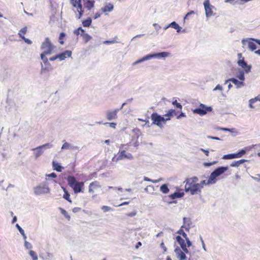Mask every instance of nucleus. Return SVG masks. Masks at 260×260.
Returning <instances> with one entry per match:
<instances>
[{
  "label": "nucleus",
  "instance_id": "nucleus-26",
  "mask_svg": "<svg viewBox=\"0 0 260 260\" xmlns=\"http://www.w3.org/2000/svg\"><path fill=\"white\" fill-rule=\"evenodd\" d=\"M168 27H171L177 30V31L178 32H179L181 31V27L175 21L172 22L171 23Z\"/></svg>",
  "mask_w": 260,
  "mask_h": 260
},
{
  "label": "nucleus",
  "instance_id": "nucleus-8",
  "mask_svg": "<svg viewBox=\"0 0 260 260\" xmlns=\"http://www.w3.org/2000/svg\"><path fill=\"white\" fill-rule=\"evenodd\" d=\"M151 118L152 120V124H156V125L160 127L162 126V122L165 123L167 121L170 120V118H165L159 115L156 113H153L151 115Z\"/></svg>",
  "mask_w": 260,
  "mask_h": 260
},
{
  "label": "nucleus",
  "instance_id": "nucleus-44",
  "mask_svg": "<svg viewBox=\"0 0 260 260\" xmlns=\"http://www.w3.org/2000/svg\"><path fill=\"white\" fill-rule=\"evenodd\" d=\"M102 209L103 210L104 212H107V211H109V210H110L111 208L109 206H103L102 207Z\"/></svg>",
  "mask_w": 260,
  "mask_h": 260
},
{
  "label": "nucleus",
  "instance_id": "nucleus-62",
  "mask_svg": "<svg viewBox=\"0 0 260 260\" xmlns=\"http://www.w3.org/2000/svg\"><path fill=\"white\" fill-rule=\"evenodd\" d=\"M153 188V186L152 185H148V186H147L145 188V190H146V191H148V189H149V188Z\"/></svg>",
  "mask_w": 260,
  "mask_h": 260
},
{
  "label": "nucleus",
  "instance_id": "nucleus-6",
  "mask_svg": "<svg viewBox=\"0 0 260 260\" xmlns=\"http://www.w3.org/2000/svg\"><path fill=\"white\" fill-rule=\"evenodd\" d=\"M228 169V167H220L216 169L210 174L208 180V183H215L216 177L224 173Z\"/></svg>",
  "mask_w": 260,
  "mask_h": 260
},
{
  "label": "nucleus",
  "instance_id": "nucleus-51",
  "mask_svg": "<svg viewBox=\"0 0 260 260\" xmlns=\"http://www.w3.org/2000/svg\"><path fill=\"white\" fill-rule=\"evenodd\" d=\"M116 42V41L115 40H112V41H106L104 42V44H114Z\"/></svg>",
  "mask_w": 260,
  "mask_h": 260
},
{
  "label": "nucleus",
  "instance_id": "nucleus-61",
  "mask_svg": "<svg viewBox=\"0 0 260 260\" xmlns=\"http://www.w3.org/2000/svg\"><path fill=\"white\" fill-rule=\"evenodd\" d=\"M101 16V14L100 13H95V15H94V19H96L99 17H100Z\"/></svg>",
  "mask_w": 260,
  "mask_h": 260
},
{
  "label": "nucleus",
  "instance_id": "nucleus-64",
  "mask_svg": "<svg viewBox=\"0 0 260 260\" xmlns=\"http://www.w3.org/2000/svg\"><path fill=\"white\" fill-rule=\"evenodd\" d=\"M255 53L260 56V49L255 51Z\"/></svg>",
  "mask_w": 260,
  "mask_h": 260
},
{
  "label": "nucleus",
  "instance_id": "nucleus-58",
  "mask_svg": "<svg viewBox=\"0 0 260 260\" xmlns=\"http://www.w3.org/2000/svg\"><path fill=\"white\" fill-rule=\"evenodd\" d=\"M185 116H186V115H185V113H181L180 114H179V115L177 116V119H180V118H181L182 117H185Z\"/></svg>",
  "mask_w": 260,
  "mask_h": 260
},
{
  "label": "nucleus",
  "instance_id": "nucleus-11",
  "mask_svg": "<svg viewBox=\"0 0 260 260\" xmlns=\"http://www.w3.org/2000/svg\"><path fill=\"white\" fill-rule=\"evenodd\" d=\"M74 34L77 36H78L79 35H80L83 39L84 42L85 43H87L88 41L92 39V37L88 34L85 33V30L81 27L74 30Z\"/></svg>",
  "mask_w": 260,
  "mask_h": 260
},
{
  "label": "nucleus",
  "instance_id": "nucleus-42",
  "mask_svg": "<svg viewBox=\"0 0 260 260\" xmlns=\"http://www.w3.org/2000/svg\"><path fill=\"white\" fill-rule=\"evenodd\" d=\"M239 162H238V160L234 161L233 162H232L230 165L231 167H239L240 166Z\"/></svg>",
  "mask_w": 260,
  "mask_h": 260
},
{
  "label": "nucleus",
  "instance_id": "nucleus-4",
  "mask_svg": "<svg viewBox=\"0 0 260 260\" xmlns=\"http://www.w3.org/2000/svg\"><path fill=\"white\" fill-rule=\"evenodd\" d=\"M69 185L73 189L75 193L83 192L84 183L78 182L74 176L69 175L67 178Z\"/></svg>",
  "mask_w": 260,
  "mask_h": 260
},
{
  "label": "nucleus",
  "instance_id": "nucleus-60",
  "mask_svg": "<svg viewBox=\"0 0 260 260\" xmlns=\"http://www.w3.org/2000/svg\"><path fill=\"white\" fill-rule=\"evenodd\" d=\"M201 150L204 152L206 156L209 155V151L207 150H205L204 149H201Z\"/></svg>",
  "mask_w": 260,
  "mask_h": 260
},
{
  "label": "nucleus",
  "instance_id": "nucleus-37",
  "mask_svg": "<svg viewBox=\"0 0 260 260\" xmlns=\"http://www.w3.org/2000/svg\"><path fill=\"white\" fill-rule=\"evenodd\" d=\"M48 55V54H46L45 52H43L41 54V59L42 60H43V61L46 63L48 62V59L46 57V55Z\"/></svg>",
  "mask_w": 260,
  "mask_h": 260
},
{
  "label": "nucleus",
  "instance_id": "nucleus-29",
  "mask_svg": "<svg viewBox=\"0 0 260 260\" xmlns=\"http://www.w3.org/2000/svg\"><path fill=\"white\" fill-rule=\"evenodd\" d=\"M27 31V27H24L20 29L19 32H18V36L21 39H22L23 37H24V35H25Z\"/></svg>",
  "mask_w": 260,
  "mask_h": 260
},
{
  "label": "nucleus",
  "instance_id": "nucleus-22",
  "mask_svg": "<svg viewBox=\"0 0 260 260\" xmlns=\"http://www.w3.org/2000/svg\"><path fill=\"white\" fill-rule=\"evenodd\" d=\"M46 145H49V143L45 144L42 146H40L34 149V150L36 151L34 152V155L36 158H38L42 154L43 151L41 149L43 147H45Z\"/></svg>",
  "mask_w": 260,
  "mask_h": 260
},
{
  "label": "nucleus",
  "instance_id": "nucleus-41",
  "mask_svg": "<svg viewBox=\"0 0 260 260\" xmlns=\"http://www.w3.org/2000/svg\"><path fill=\"white\" fill-rule=\"evenodd\" d=\"M70 144L67 142H65L62 145L61 149H68L70 148Z\"/></svg>",
  "mask_w": 260,
  "mask_h": 260
},
{
  "label": "nucleus",
  "instance_id": "nucleus-31",
  "mask_svg": "<svg viewBox=\"0 0 260 260\" xmlns=\"http://www.w3.org/2000/svg\"><path fill=\"white\" fill-rule=\"evenodd\" d=\"M91 19L90 18H88L87 19L82 21V25L84 27H89L91 25Z\"/></svg>",
  "mask_w": 260,
  "mask_h": 260
},
{
  "label": "nucleus",
  "instance_id": "nucleus-57",
  "mask_svg": "<svg viewBox=\"0 0 260 260\" xmlns=\"http://www.w3.org/2000/svg\"><path fill=\"white\" fill-rule=\"evenodd\" d=\"M208 138L209 139H212V140H219L220 139L218 137H213V136H208Z\"/></svg>",
  "mask_w": 260,
  "mask_h": 260
},
{
  "label": "nucleus",
  "instance_id": "nucleus-36",
  "mask_svg": "<svg viewBox=\"0 0 260 260\" xmlns=\"http://www.w3.org/2000/svg\"><path fill=\"white\" fill-rule=\"evenodd\" d=\"M16 226L17 228L18 229V230H19V231L20 233V234L23 236L24 239H26V236L25 235L24 230L18 224H17L16 225Z\"/></svg>",
  "mask_w": 260,
  "mask_h": 260
},
{
  "label": "nucleus",
  "instance_id": "nucleus-21",
  "mask_svg": "<svg viewBox=\"0 0 260 260\" xmlns=\"http://www.w3.org/2000/svg\"><path fill=\"white\" fill-rule=\"evenodd\" d=\"M72 52L70 50H66L63 52L57 54L58 59L61 61L64 60L67 58L71 57Z\"/></svg>",
  "mask_w": 260,
  "mask_h": 260
},
{
  "label": "nucleus",
  "instance_id": "nucleus-12",
  "mask_svg": "<svg viewBox=\"0 0 260 260\" xmlns=\"http://www.w3.org/2000/svg\"><path fill=\"white\" fill-rule=\"evenodd\" d=\"M168 55V53L165 52H160V53H156V54L147 55L145 56H144L143 58H142L140 60L136 61L134 63V64L139 63V62L145 61L146 60H148L153 57H167Z\"/></svg>",
  "mask_w": 260,
  "mask_h": 260
},
{
  "label": "nucleus",
  "instance_id": "nucleus-17",
  "mask_svg": "<svg viewBox=\"0 0 260 260\" xmlns=\"http://www.w3.org/2000/svg\"><path fill=\"white\" fill-rule=\"evenodd\" d=\"M101 188V185L100 182L98 181H94L91 182L88 186V191L90 193H93L95 191Z\"/></svg>",
  "mask_w": 260,
  "mask_h": 260
},
{
  "label": "nucleus",
  "instance_id": "nucleus-25",
  "mask_svg": "<svg viewBox=\"0 0 260 260\" xmlns=\"http://www.w3.org/2000/svg\"><path fill=\"white\" fill-rule=\"evenodd\" d=\"M52 166L53 169L59 172H61L62 169H63V168L61 167L58 162L55 161H53Z\"/></svg>",
  "mask_w": 260,
  "mask_h": 260
},
{
  "label": "nucleus",
  "instance_id": "nucleus-24",
  "mask_svg": "<svg viewBox=\"0 0 260 260\" xmlns=\"http://www.w3.org/2000/svg\"><path fill=\"white\" fill-rule=\"evenodd\" d=\"M113 5L111 3H109L106 4L104 7L102 8V11L105 13L109 12L112 11L113 10Z\"/></svg>",
  "mask_w": 260,
  "mask_h": 260
},
{
  "label": "nucleus",
  "instance_id": "nucleus-27",
  "mask_svg": "<svg viewBox=\"0 0 260 260\" xmlns=\"http://www.w3.org/2000/svg\"><path fill=\"white\" fill-rule=\"evenodd\" d=\"M169 189L167 184H164L160 187V191L163 193H168L169 192Z\"/></svg>",
  "mask_w": 260,
  "mask_h": 260
},
{
  "label": "nucleus",
  "instance_id": "nucleus-3",
  "mask_svg": "<svg viewBox=\"0 0 260 260\" xmlns=\"http://www.w3.org/2000/svg\"><path fill=\"white\" fill-rule=\"evenodd\" d=\"M176 240L183 251L181 250L179 247L177 246L175 249V252L178 258L180 260H184L186 258L185 253H187L188 252L187 249L188 247L187 244L185 243V240L180 236H176Z\"/></svg>",
  "mask_w": 260,
  "mask_h": 260
},
{
  "label": "nucleus",
  "instance_id": "nucleus-10",
  "mask_svg": "<svg viewBox=\"0 0 260 260\" xmlns=\"http://www.w3.org/2000/svg\"><path fill=\"white\" fill-rule=\"evenodd\" d=\"M238 60L237 64L239 67H241L243 69L244 73H248L250 71L251 67L250 65H248L246 62L244 60V57L242 56V53L238 54Z\"/></svg>",
  "mask_w": 260,
  "mask_h": 260
},
{
  "label": "nucleus",
  "instance_id": "nucleus-20",
  "mask_svg": "<svg viewBox=\"0 0 260 260\" xmlns=\"http://www.w3.org/2000/svg\"><path fill=\"white\" fill-rule=\"evenodd\" d=\"M124 158L132 159L133 158V156L132 154L129 153H126L125 150H122L119 152V154L117 157L116 161H117L119 160H121Z\"/></svg>",
  "mask_w": 260,
  "mask_h": 260
},
{
  "label": "nucleus",
  "instance_id": "nucleus-19",
  "mask_svg": "<svg viewBox=\"0 0 260 260\" xmlns=\"http://www.w3.org/2000/svg\"><path fill=\"white\" fill-rule=\"evenodd\" d=\"M204 5L205 9L206 15L207 17L212 15L213 12L212 11L213 6L210 4L209 0H206L204 2Z\"/></svg>",
  "mask_w": 260,
  "mask_h": 260
},
{
  "label": "nucleus",
  "instance_id": "nucleus-47",
  "mask_svg": "<svg viewBox=\"0 0 260 260\" xmlns=\"http://www.w3.org/2000/svg\"><path fill=\"white\" fill-rule=\"evenodd\" d=\"M136 215V212L133 211L132 212H129L126 214V216L128 217H132Z\"/></svg>",
  "mask_w": 260,
  "mask_h": 260
},
{
  "label": "nucleus",
  "instance_id": "nucleus-35",
  "mask_svg": "<svg viewBox=\"0 0 260 260\" xmlns=\"http://www.w3.org/2000/svg\"><path fill=\"white\" fill-rule=\"evenodd\" d=\"M29 254L30 255V256L32 257L33 260H37L38 259V256L35 251H34L33 250H30L29 251Z\"/></svg>",
  "mask_w": 260,
  "mask_h": 260
},
{
  "label": "nucleus",
  "instance_id": "nucleus-43",
  "mask_svg": "<svg viewBox=\"0 0 260 260\" xmlns=\"http://www.w3.org/2000/svg\"><path fill=\"white\" fill-rule=\"evenodd\" d=\"M22 39L27 44L30 45L32 44V42L28 39L25 38V37H23Z\"/></svg>",
  "mask_w": 260,
  "mask_h": 260
},
{
  "label": "nucleus",
  "instance_id": "nucleus-40",
  "mask_svg": "<svg viewBox=\"0 0 260 260\" xmlns=\"http://www.w3.org/2000/svg\"><path fill=\"white\" fill-rule=\"evenodd\" d=\"M217 163V161H214L212 162H205L204 164V166L205 167H210L213 165L216 164Z\"/></svg>",
  "mask_w": 260,
  "mask_h": 260
},
{
  "label": "nucleus",
  "instance_id": "nucleus-63",
  "mask_svg": "<svg viewBox=\"0 0 260 260\" xmlns=\"http://www.w3.org/2000/svg\"><path fill=\"white\" fill-rule=\"evenodd\" d=\"M128 204H129L128 202H123V203H121V204H120L119 206L127 205Z\"/></svg>",
  "mask_w": 260,
  "mask_h": 260
},
{
  "label": "nucleus",
  "instance_id": "nucleus-9",
  "mask_svg": "<svg viewBox=\"0 0 260 260\" xmlns=\"http://www.w3.org/2000/svg\"><path fill=\"white\" fill-rule=\"evenodd\" d=\"M54 47L48 38H45L41 46L43 52L48 54H51L53 52Z\"/></svg>",
  "mask_w": 260,
  "mask_h": 260
},
{
  "label": "nucleus",
  "instance_id": "nucleus-28",
  "mask_svg": "<svg viewBox=\"0 0 260 260\" xmlns=\"http://www.w3.org/2000/svg\"><path fill=\"white\" fill-rule=\"evenodd\" d=\"M64 194L63 196V198L69 201L70 203H72V200L70 199V194L68 192V191L66 190L65 188H63Z\"/></svg>",
  "mask_w": 260,
  "mask_h": 260
},
{
  "label": "nucleus",
  "instance_id": "nucleus-34",
  "mask_svg": "<svg viewBox=\"0 0 260 260\" xmlns=\"http://www.w3.org/2000/svg\"><path fill=\"white\" fill-rule=\"evenodd\" d=\"M66 37V34L63 32H62L60 34L59 37V42L60 44L63 45L64 44V41L63 40Z\"/></svg>",
  "mask_w": 260,
  "mask_h": 260
},
{
  "label": "nucleus",
  "instance_id": "nucleus-14",
  "mask_svg": "<svg viewBox=\"0 0 260 260\" xmlns=\"http://www.w3.org/2000/svg\"><path fill=\"white\" fill-rule=\"evenodd\" d=\"M187 220L189 221V219L184 217L183 218V221H184V225L181 226V228L177 232V233L182 235L183 237L185 238L186 244H187L188 247H190L191 245V243L189 240V238L187 237L186 234L184 232L182 228L184 227L185 225V223L187 221Z\"/></svg>",
  "mask_w": 260,
  "mask_h": 260
},
{
  "label": "nucleus",
  "instance_id": "nucleus-54",
  "mask_svg": "<svg viewBox=\"0 0 260 260\" xmlns=\"http://www.w3.org/2000/svg\"><path fill=\"white\" fill-rule=\"evenodd\" d=\"M194 11H190L189 12L187 13V14L185 15V16L184 17V19H186L189 16H190L191 14H194Z\"/></svg>",
  "mask_w": 260,
  "mask_h": 260
},
{
  "label": "nucleus",
  "instance_id": "nucleus-55",
  "mask_svg": "<svg viewBox=\"0 0 260 260\" xmlns=\"http://www.w3.org/2000/svg\"><path fill=\"white\" fill-rule=\"evenodd\" d=\"M222 90V87L221 85H217L215 87V88L214 89V90Z\"/></svg>",
  "mask_w": 260,
  "mask_h": 260
},
{
  "label": "nucleus",
  "instance_id": "nucleus-1",
  "mask_svg": "<svg viewBox=\"0 0 260 260\" xmlns=\"http://www.w3.org/2000/svg\"><path fill=\"white\" fill-rule=\"evenodd\" d=\"M70 3L73 7V10L77 12V18L80 19L84 13V8L88 10H90L94 6L95 1L93 0H70Z\"/></svg>",
  "mask_w": 260,
  "mask_h": 260
},
{
  "label": "nucleus",
  "instance_id": "nucleus-39",
  "mask_svg": "<svg viewBox=\"0 0 260 260\" xmlns=\"http://www.w3.org/2000/svg\"><path fill=\"white\" fill-rule=\"evenodd\" d=\"M160 179H159V180H152L151 179H149V178L147 177H144V180L145 181H149V182H152L153 183H157L158 182Z\"/></svg>",
  "mask_w": 260,
  "mask_h": 260
},
{
  "label": "nucleus",
  "instance_id": "nucleus-49",
  "mask_svg": "<svg viewBox=\"0 0 260 260\" xmlns=\"http://www.w3.org/2000/svg\"><path fill=\"white\" fill-rule=\"evenodd\" d=\"M160 247L163 249L164 252L167 251V247H166L164 242L160 243Z\"/></svg>",
  "mask_w": 260,
  "mask_h": 260
},
{
  "label": "nucleus",
  "instance_id": "nucleus-38",
  "mask_svg": "<svg viewBox=\"0 0 260 260\" xmlns=\"http://www.w3.org/2000/svg\"><path fill=\"white\" fill-rule=\"evenodd\" d=\"M172 104L175 106L177 108L179 109L180 111H181L182 106L180 103H178L176 100L173 101Z\"/></svg>",
  "mask_w": 260,
  "mask_h": 260
},
{
  "label": "nucleus",
  "instance_id": "nucleus-56",
  "mask_svg": "<svg viewBox=\"0 0 260 260\" xmlns=\"http://www.w3.org/2000/svg\"><path fill=\"white\" fill-rule=\"evenodd\" d=\"M57 59H58L57 55H55L54 56L50 57L49 59H50V61H54V60H56Z\"/></svg>",
  "mask_w": 260,
  "mask_h": 260
},
{
  "label": "nucleus",
  "instance_id": "nucleus-15",
  "mask_svg": "<svg viewBox=\"0 0 260 260\" xmlns=\"http://www.w3.org/2000/svg\"><path fill=\"white\" fill-rule=\"evenodd\" d=\"M255 40L252 39H243L242 40V43L244 46L247 44L248 48L251 51H254L256 48V45L253 42Z\"/></svg>",
  "mask_w": 260,
  "mask_h": 260
},
{
  "label": "nucleus",
  "instance_id": "nucleus-50",
  "mask_svg": "<svg viewBox=\"0 0 260 260\" xmlns=\"http://www.w3.org/2000/svg\"><path fill=\"white\" fill-rule=\"evenodd\" d=\"M25 246L26 247V248H31L32 247V246L30 243L29 242L25 241Z\"/></svg>",
  "mask_w": 260,
  "mask_h": 260
},
{
  "label": "nucleus",
  "instance_id": "nucleus-52",
  "mask_svg": "<svg viewBox=\"0 0 260 260\" xmlns=\"http://www.w3.org/2000/svg\"><path fill=\"white\" fill-rule=\"evenodd\" d=\"M81 210V208L79 207H75L72 209V211L74 213L78 212Z\"/></svg>",
  "mask_w": 260,
  "mask_h": 260
},
{
  "label": "nucleus",
  "instance_id": "nucleus-5",
  "mask_svg": "<svg viewBox=\"0 0 260 260\" xmlns=\"http://www.w3.org/2000/svg\"><path fill=\"white\" fill-rule=\"evenodd\" d=\"M254 145L250 146L248 147H245L244 149L240 150L238 152L236 153L229 154L224 155L223 157V159H231L234 158H238L242 157L246 152L249 151Z\"/></svg>",
  "mask_w": 260,
  "mask_h": 260
},
{
  "label": "nucleus",
  "instance_id": "nucleus-48",
  "mask_svg": "<svg viewBox=\"0 0 260 260\" xmlns=\"http://www.w3.org/2000/svg\"><path fill=\"white\" fill-rule=\"evenodd\" d=\"M46 176L48 177H52L53 178H55L57 177V175L55 173H52L50 174H47Z\"/></svg>",
  "mask_w": 260,
  "mask_h": 260
},
{
  "label": "nucleus",
  "instance_id": "nucleus-53",
  "mask_svg": "<svg viewBox=\"0 0 260 260\" xmlns=\"http://www.w3.org/2000/svg\"><path fill=\"white\" fill-rule=\"evenodd\" d=\"M249 161V160H247V159H242L238 160V162H239L240 165H241V164H243L244 162H248Z\"/></svg>",
  "mask_w": 260,
  "mask_h": 260
},
{
  "label": "nucleus",
  "instance_id": "nucleus-32",
  "mask_svg": "<svg viewBox=\"0 0 260 260\" xmlns=\"http://www.w3.org/2000/svg\"><path fill=\"white\" fill-rule=\"evenodd\" d=\"M174 115H176V113L175 112V110L174 109H171L168 111L167 114H166L164 116H165L166 118H170L172 116H173Z\"/></svg>",
  "mask_w": 260,
  "mask_h": 260
},
{
  "label": "nucleus",
  "instance_id": "nucleus-2",
  "mask_svg": "<svg viewBox=\"0 0 260 260\" xmlns=\"http://www.w3.org/2000/svg\"><path fill=\"white\" fill-rule=\"evenodd\" d=\"M199 179L197 177L187 178L184 181L185 183L184 190L186 192H190L192 195L201 192V184H198Z\"/></svg>",
  "mask_w": 260,
  "mask_h": 260
},
{
  "label": "nucleus",
  "instance_id": "nucleus-18",
  "mask_svg": "<svg viewBox=\"0 0 260 260\" xmlns=\"http://www.w3.org/2000/svg\"><path fill=\"white\" fill-rule=\"evenodd\" d=\"M49 188L45 186H38L34 188V192L37 195H40L43 193H48Z\"/></svg>",
  "mask_w": 260,
  "mask_h": 260
},
{
  "label": "nucleus",
  "instance_id": "nucleus-30",
  "mask_svg": "<svg viewBox=\"0 0 260 260\" xmlns=\"http://www.w3.org/2000/svg\"><path fill=\"white\" fill-rule=\"evenodd\" d=\"M259 101L260 99H258L257 97H255L254 99H251L249 101V106L250 108H254V106L253 105L254 103H255L256 101Z\"/></svg>",
  "mask_w": 260,
  "mask_h": 260
},
{
  "label": "nucleus",
  "instance_id": "nucleus-23",
  "mask_svg": "<svg viewBox=\"0 0 260 260\" xmlns=\"http://www.w3.org/2000/svg\"><path fill=\"white\" fill-rule=\"evenodd\" d=\"M184 193L183 192H175L169 196V198L171 200H175L177 198H180L184 196Z\"/></svg>",
  "mask_w": 260,
  "mask_h": 260
},
{
  "label": "nucleus",
  "instance_id": "nucleus-45",
  "mask_svg": "<svg viewBox=\"0 0 260 260\" xmlns=\"http://www.w3.org/2000/svg\"><path fill=\"white\" fill-rule=\"evenodd\" d=\"M104 124H109L110 126L113 128H115L116 125V123L115 122H109V123L106 122Z\"/></svg>",
  "mask_w": 260,
  "mask_h": 260
},
{
  "label": "nucleus",
  "instance_id": "nucleus-59",
  "mask_svg": "<svg viewBox=\"0 0 260 260\" xmlns=\"http://www.w3.org/2000/svg\"><path fill=\"white\" fill-rule=\"evenodd\" d=\"M142 245V243L141 242H139L137 243V244L135 246L136 249H138L139 247H140Z\"/></svg>",
  "mask_w": 260,
  "mask_h": 260
},
{
  "label": "nucleus",
  "instance_id": "nucleus-13",
  "mask_svg": "<svg viewBox=\"0 0 260 260\" xmlns=\"http://www.w3.org/2000/svg\"><path fill=\"white\" fill-rule=\"evenodd\" d=\"M212 109L211 107H206L203 104H201L199 108L193 110V112L200 115H204L207 114L208 112L211 111Z\"/></svg>",
  "mask_w": 260,
  "mask_h": 260
},
{
  "label": "nucleus",
  "instance_id": "nucleus-46",
  "mask_svg": "<svg viewBox=\"0 0 260 260\" xmlns=\"http://www.w3.org/2000/svg\"><path fill=\"white\" fill-rule=\"evenodd\" d=\"M210 183H208V181L206 182V180L202 181L200 183H198V184H201V189L203 187V186L206 184H209Z\"/></svg>",
  "mask_w": 260,
  "mask_h": 260
},
{
  "label": "nucleus",
  "instance_id": "nucleus-7",
  "mask_svg": "<svg viewBox=\"0 0 260 260\" xmlns=\"http://www.w3.org/2000/svg\"><path fill=\"white\" fill-rule=\"evenodd\" d=\"M237 77L240 80V81H239L234 78H232L227 80L226 82L228 81H231L236 86L237 88H241V87L244 86L245 85L244 82L245 80L244 72L240 71L239 74L237 75Z\"/></svg>",
  "mask_w": 260,
  "mask_h": 260
},
{
  "label": "nucleus",
  "instance_id": "nucleus-33",
  "mask_svg": "<svg viewBox=\"0 0 260 260\" xmlns=\"http://www.w3.org/2000/svg\"><path fill=\"white\" fill-rule=\"evenodd\" d=\"M60 211L61 214L68 220L70 219V216L69 215L68 212L63 209L60 208Z\"/></svg>",
  "mask_w": 260,
  "mask_h": 260
},
{
  "label": "nucleus",
  "instance_id": "nucleus-16",
  "mask_svg": "<svg viewBox=\"0 0 260 260\" xmlns=\"http://www.w3.org/2000/svg\"><path fill=\"white\" fill-rule=\"evenodd\" d=\"M119 109H115L113 110H108L106 113V117L107 120H112L116 119L117 118V113Z\"/></svg>",
  "mask_w": 260,
  "mask_h": 260
}]
</instances>
